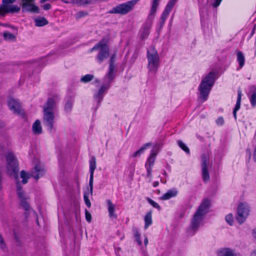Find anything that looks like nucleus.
<instances>
[{
    "instance_id": "f257e3e1",
    "label": "nucleus",
    "mask_w": 256,
    "mask_h": 256,
    "mask_svg": "<svg viewBox=\"0 0 256 256\" xmlns=\"http://www.w3.org/2000/svg\"><path fill=\"white\" fill-rule=\"evenodd\" d=\"M58 100V96H52L48 98L43 106V124L50 132L54 128V110Z\"/></svg>"
},
{
    "instance_id": "f03ea898",
    "label": "nucleus",
    "mask_w": 256,
    "mask_h": 256,
    "mask_svg": "<svg viewBox=\"0 0 256 256\" xmlns=\"http://www.w3.org/2000/svg\"><path fill=\"white\" fill-rule=\"evenodd\" d=\"M210 204L209 200H204L198 206L191 221L190 227L188 230L189 236H193L198 228L203 225L204 216L208 212Z\"/></svg>"
},
{
    "instance_id": "7ed1b4c3",
    "label": "nucleus",
    "mask_w": 256,
    "mask_h": 256,
    "mask_svg": "<svg viewBox=\"0 0 256 256\" xmlns=\"http://www.w3.org/2000/svg\"><path fill=\"white\" fill-rule=\"evenodd\" d=\"M214 73L210 72L202 80L199 86V90L200 98L203 101L206 100L208 98V96L214 82Z\"/></svg>"
},
{
    "instance_id": "20e7f679",
    "label": "nucleus",
    "mask_w": 256,
    "mask_h": 256,
    "mask_svg": "<svg viewBox=\"0 0 256 256\" xmlns=\"http://www.w3.org/2000/svg\"><path fill=\"white\" fill-rule=\"evenodd\" d=\"M148 66V72L156 74L160 66V57L156 48L150 46L147 50Z\"/></svg>"
},
{
    "instance_id": "39448f33",
    "label": "nucleus",
    "mask_w": 256,
    "mask_h": 256,
    "mask_svg": "<svg viewBox=\"0 0 256 256\" xmlns=\"http://www.w3.org/2000/svg\"><path fill=\"white\" fill-rule=\"evenodd\" d=\"M160 0H152L151 2V7L150 13L148 16L147 20H150V22L154 20L158 7L160 5ZM151 27V23L144 25L140 30V36L142 38H146L149 34V31Z\"/></svg>"
},
{
    "instance_id": "423d86ee",
    "label": "nucleus",
    "mask_w": 256,
    "mask_h": 256,
    "mask_svg": "<svg viewBox=\"0 0 256 256\" xmlns=\"http://www.w3.org/2000/svg\"><path fill=\"white\" fill-rule=\"evenodd\" d=\"M7 162V172L10 176H12L16 180H18V163L13 153L8 152L6 154Z\"/></svg>"
},
{
    "instance_id": "0eeeda50",
    "label": "nucleus",
    "mask_w": 256,
    "mask_h": 256,
    "mask_svg": "<svg viewBox=\"0 0 256 256\" xmlns=\"http://www.w3.org/2000/svg\"><path fill=\"white\" fill-rule=\"evenodd\" d=\"M99 50V52L96 56V60L99 63H102L109 56V50L105 40H102L96 44L90 50V52L94 50Z\"/></svg>"
},
{
    "instance_id": "6e6552de",
    "label": "nucleus",
    "mask_w": 256,
    "mask_h": 256,
    "mask_svg": "<svg viewBox=\"0 0 256 256\" xmlns=\"http://www.w3.org/2000/svg\"><path fill=\"white\" fill-rule=\"evenodd\" d=\"M44 169L40 164H36L34 168L31 171L30 174H27L24 170H22L20 172V178L22 179V182L24 184L27 183L28 180L30 176L38 180L44 174Z\"/></svg>"
},
{
    "instance_id": "1a4fd4ad",
    "label": "nucleus",
    "mask_w": 256,
    "mask_h": 256,
    "mask_svg": "<svg viewBox=\"0 0 256 256\" xmlns=\"http://www.w3.org/2000/svg\"><path fill=\"white\" fill-rule=\"evenodd\" d=\"M160 146L161 144H160L156 143L155 144L145 164V167L147 170V176L150 178V180L152 178V168L154 164L158 152V148Z\"/></svg>"
},
{
    "instance_id": "9d476101",
    "label": "nucleus",
    "mask_w": 256,
    "mask_h": 256,
    "mask_svg": "<svg viewBox=\"0 0 256 256\" xmlns=\"http://www.w3.org/2000/svg\"><path fill=\"white\" fill-rule=\"evenodd\" d=\"M134 2H126L120 4L113 8L109 12V14H125L130 12L134 6Z\"/></svg>"
},
{
    "instance_id": "9b49d317",
    "label": "nucleus",
    "mask_w": 256,
    "mask_h": 256,
    "mask_svg": "<svg viewBox=\"0 0 256 256\" xmlns=\"http://www.w3.org/2000/svg\"><path fill=\"white\" fill-rule=\"evenodd\" d=\"M16 0H2V4L0 6V16H4L7 13L17 12L20 10V7L16 5H10Z\"/></svg>"
},
{
    "instance_id": "f8f14e48",
    "label": "nucleus",
    "mask_w": 256,
    "mask_h": 256,
    "mask_svg": "<svg viewBox=\"0 0 256 256\" xmlns=\"http://www.w3.org/2000/svg\"><path fill=\"white\" fill-rule=\"evenodd\" d=\"M250 212V208L247 203L243 202L238 205L237 209L238 216L236 219L240 224L245 221L249 215Z\"/></svg>"
},
{
    "instance_id": "ddd939ff",
    "label": "nucleus",
    "mask_w": 256,
    "mask_h": 256,
    "mask_svg": "<svg viewBox=\"0 0 256 256\" xmlns=\"http://www.w3.org/2000/svg\"><path fill=\"white\" fill-rule=\"evenodd\" d=\"M35 0H21L22 10L24 12H29L34 14L40 12L39 8L36 5Z\"/></svg>"
},
{
    "instance_id": "4468645a",
    "label": "nucleus",
    "mask_w": 256,
    "mask_h": 256,
    "mask_svg": "<svg viewBox=\"0 0 256 256\" xmlns=\"http://www.w3.org/2000/svg\"><path fill=\"white\" fill-rule=\"evenodd\" d=\"M208 157L204 154L202 157V170L203 180L208 182L210 180V175L208 170Z\"/></svg>"
},
{
    "instance_id": "2eb2a0df",
    "label": "nucleus",
    "mask_w": 256,
    "mask_h": 256,
    "mask_svg": "<svg viewBox=\"0 0 256 256\" xmlns=\"http://www.w3.org/2000/svg\"><path fill=\"white\" fill-rule=\"evenodd\" d=\"M8 106L10 109L14 114L22 115L24 113L23 110L21 108L20 104L14 98H10L8 102Z\"/></svg>"
},
{
    "instance_id": "dca6fc26",
    "label": "nucleus",
    "mask_w": 256,
    "mask_h": 256,
    "mask_svg": "<svg viewBox=\"0 0 256 256\" xmlns=\"http://www.w3.org/2000/svg\"><path fill=\"white\" fill-rule=\"evenodd\" d=\"M96 160L94 157H92L90 161V178L89 181V186L90 188V194L91 195L93 192V182H94V171L96 168Z\"/></svg>"
},
{
    "instance_id": "f3484780",
    "label": "nucleus",
    "mask_w": 256,
    "mask_h": 256,
    "mask_svg": "<svg viewBox=\"0 0 256 256\" xmlns=\"http://www.w3.org/2000/svg\"><path fill=\"white\" fill-rule=\"evenodd\" d=\"M17 192L21 202V205L26 210H28L29 205L26 200L27 198L24 196V192L20 186L19 182H17Z\"/></svg>"
},
{
    "instance_id": "a211bd4d",
    "label": "nucleus",
    "mask_w": 256,
    "mask_h": 256,
    "mask_svg": "<svg viewBox=\"0 0 256 256\" xmlns=\"http://www.w3.org/2000/svg\"><path fill=\"white\" fill-rule=\"evenodd\" d=\"M108 86H103L102 85L98 90L94 94V100L99 104L102 100L104 94L108 90Z\"/></svg>"
},
{
    "instance_id": "6ab92c4d",
    "label": "nucleus",
    "mask_w": 256,
    "mask_h": 256,
    "mask_svg": "<svg viewBox=\"0 0 256 256\" xmlns=\"http://www.w3.org/2000/svg\"><path fill=\"white\" fill-rule=\"evenodd\" d=\"M218 256H237L238 253L230 248H223L218 252Z\"/></svg>"
},
{
    "instance_id": "aec40b11",
    "label": "nucleus",
    "mask_w": 256,
    "mask_h": 256,
    "mask_svg": "<svg viewBox=\"0 0 256 256\" xmlns=\"http://www.w3.org/2000/svg\"><path fill=\"white\" fill-rule=\"evenodd\" d=\"M242 96V90L240 89H238V98H237L236 104L234 110H233L234 116L236 120L237 118L236 112L238 110H240V107Z\"/></svg>"
},
{
    "instance_id": "412c9836",
    "label": "nucleus",
    "mask_w": 256,
    "mask_h": 256,
    "mask_svg": "<svg viewBox=\"0 0 256 256\" xmlns=\"http://www.w3.org/2000/svg\"><path fill=\"white\" fill-rule=\"evenodd\" d=\"M177 194L178 191L176 190H170L162 197H160V199L162 200H168L176 196Z\"/></svg>"
},
{
    "instance_id": "4be33fe9",
    "label": "nucleus",
    "mask_w": 256,
    "mask_h": 256,
    "mask_svg": "<svg viewBox=\"0 0 256 256\" xmlns=\"http://www.w3.org/2000/svg\"><path fill=\"white\" fill-rule=\"evenodd\" d=\"M152 146V143L148 142L144 144L138 150L134 152L132 156L133 158L140 157L142 154L144 153V150L149 146Z\"/></svg>"
},
{
    "instance_id": "5701e85b",
    "label": "nucleus",
    "mask_w": 256,
    "mask_h": 256,
    "mask_svg": "<svg viewBox=\"0 0 256 256\" xmlns=\"http://www.w3.org/2000/svg\"><path fill=\"white\" fill-rule=\"evenodd\" d=\"M106 204L108 206V211L110 216V218H116V215L114 214L115 205L114 204L112 201L110 200H106Z\"/></svg>"
},
{
    "instance_id": "b1692460",
    "label": "nucleus",
    "mask_w": 256,
    "mask_h": 256,
    "mask_svg": "<svg viewBox=\"0 0 256 256\" xmlns=\"http://www.w3.org/2000/svg\"><path fill=\"white\" fill-rule=\"evenodd\" d=\"M144 220V228L146 230L148 227L152 224V212L150 211L148 212L145 216Z\"/></svg>"
},
{
    "instance_id": "393cba45",
    "label": "nucleus",
    "mask_w": 256,
    "mask_h": 256,
    "mask_svg": "<svg viewBox=\"0 0 256 256\" xmlns=\"http://www.w3.org/2000/svg\"><path fill=\"white\" fill-rule=\"evenodd\" d=\"M170 12L168 11V10L164 9V11L162 12L160 18L159 24L160 27L162 28L164 25L165 22Z\"/></svg>"
},
{
    "instance_id": "a878e982",
    "label": "nucleus",
    "mask_w": 256,
    "mask_h": 256,
    "mask_svg": "<svg viewBox=\"0 0 256 256\" xmlns=\"http://www.w3.org/2000/svg\"><path fill=\"white\" fill-rule=\"evenodd\" d=\"M112 58L113 56L111 58V62L109 66L108 72L107 74H106V76L113 80L114 78L115 74L114 73V66L113 63Z\"/></svg>"
},
{
    "instance_id": "bb28decb",
    "label": "nucleus",
    "mask_w": 256,
    "mask_h": 256,
    "mask_svg": "<svg viewBox=\"0 0 256 256\" xmlns=\"http://www.w3.org/2000/svg\"><path fill=\"white\" fill-rule=\"evenodd\" d=\"M32 130L35 134H40L42 132V128L40 125V122L37 120L32 125Z\"/></svg>"
},
{
    "instance_id": "cd10ccee",
    "label": "nucleus",
    "mask_w": 256,
    "mask_h": 256,
    "mask_svg": "<svg viewBox=\"0 0 256 256\" xmlns=\"http://www.w3.org/2000/svg\"><path fill=\"white\" fill-rule=\"evenodd\" d=\"M36 26H42L48 24V21L44 17H40L34 20Z\"/></svg>"
},
{
    "instance_id": "c85d7f7f",
    "label": "nucleus",
    "mask_w": 256,
    "mask_h": 256,
    "mask_svg": "<svg viewBox=\"0 0 256 256\" xmlns=\"http://www.w3.org/2000/svg\"><path fill=\"white\" fill-rule=\"evenodd\" d=\"M237 60L239 64L240 68H242L244 64L245 58L243 54L240 51L237 52Z\"/></svg>"
},
{
    "instance_id": "c756f323",
    "label": "nucleus",
    "mask_w": 256,
    "mask_h": 256,
    "mask_svg": "<svg viewBox=\"0 0 256 256\" xmlns=\"http://www.w3.org/2000/svg\"><path fill=\"white\" fill-rule=\"evenodd\" d=\"M133 232H134V236L136 241L137 242L139 246H141L142 244V241L140 240V233L139 232L138 230L136 228H134L133 229Z\"/></svg>"
},
{
    "instance_id": "7c9ffc66",
    "label": "nucleus",
    "mask_w": 256,
    "mask_h": 256,
    "mask_svg": "<svg viewBox=\"0 0 256 256\" xmlns=\"http://www.w3.org/2000/svg\"><path fill=\"white\" fill-rule=\"evenodd\" d=\"M177 0H170L166 4L164 9L170 12Z\"/></svg>"
},
{
    "instance_id": "2f4dec72",
    "label": "nucleus",
    "mask_w": 256,
    "mask_h": 256,
    "mask_svg": "<svg viewBox=\"0 0 256 256\" xmlns=\"http://www.w3.org/2000/svg\"><path fill=\"white\" fill-rule=\"evenodd\" d=\"M94 78V76L90 74H87L82 77L80 81L84 83H86L92 80Z\"/></svg>"
},
{
    "instance_id": "473e14b6",
    "label": "nucleus",
    "mask_w": 256,
    "mask_h": 256,
    "mask_svg": "<svg viewBox=\"0 0 256 256\" xmlns=\"http://www.w3.org/2000/svg\"><path fill=\"white\" fill-rule=\"evenodd\" d=\"M3 36L4 40H14L16 38L13 34L9 32H4L3 34Z\"/></svg>"
},
{
    "instance_id": "72a5a7b5",
    "label": "nucleus",
    "mask_w": 256,
    "mask_h": 256,
    "mask_svg": "<svg viewBox=\"0 0 256 256\" xmlns=\"http://www.w3.org/2000/svg\"><path fill=\"white\" fill-rule=\"evenodd\" d=\"M178 146L186 154H189L190 153V151L188 148L182 141L178 140Z\"/></svg>"
},
{
    "instance_id": "f704fd0d",
    "label": "nucleus",
    "mask_w": 256,
    "mask_h": 256,
    "mask_svg": "<svg viewBox=\"0 0 256 256\" xmlns=\"http://www.w3.org/2000/svg\"><path fill=\"white\" fill-rule=\"evenodd\" d=\"M72 2L73 4L82 6L90 4V2L88 0H72Z\"/></svg>"
},
{
    "instance_id": "c9c22d12",
    "label": "nucleus",
    "mask_w": 256,
    "mask_h": 256,
    "mask_svg": "<svg viewBox=\"0 0 256 256\" xmlns=\"http://www.w3.org/2000/svg\"><path fill=\"white\" fill-rule=\"evenodd\" d=\"M112 81V80L110 78H108L106 76H105L104 78V84H102V86H108V88H109Z\"/></svg>"
},
{
    "instance_id": "e433bc0d",
    "label": "nucleus",
    "mask_w": 256,
    "mask_h": 256,
    "mask_svg": "<svg viewBox=\"0 0 256 256\" xmlns=\"http://www.w3.org/2000/svg\"><path fill=\"white\" fill-rule=\"evenodd\" d=\"M250 102L253 106H256V91H255L250 97Z\"/></svg>"
},
{
    "instance_id": "4c0bfd02",
    "label": "nucleus",
    "mask_w": 256,
    "mask_h": 256,
    "mask_svg": "<svg viewBox=\"0 0 256 256\" xmlns=\"http://www.w3.org/2000/svg\"><path fill=\"white\" fill-rule=\"evenodd\" d=\"M148 202L154 208L158 209V210H160V206L158 205V203L152 200V199L150 198H147Z\"/></svg>"
},
{
    "instance_id": "58836bf2",
    "label": "nucleus",
    "mask_w": 256,
    "mask_h": 256,
    "mask_svg": "<svg viewBox=\"0 0 256 256\" xmlns=\"http://www.w3.org/2000/svg\"><path fill=\"white\" fill-rule=\"evenodd\" d=\"M226 222L230 224V225H232L233 221H234V218L232 215L231 214H230L226 216Z\"/></svg>"
},
{
    "instance_id": "ea45409f",
    "label": "nucleus",
    "mask_w": 256,
    "mask_h": 256,
    "mask_svg": "<svg viewBox=\"0 0 256 256\" xmlns=\"http://www.w3.org/2000/svg\"><path fill=\"white\" fill-rule=\"evenodd\" d=\"M88 194H89L85 193L84 194V199L86 206L88 208H90L91 206V203L88 198Z\"/></svg>"
},
{
    "instance_id": "a19ab883",
    "label": "nucleus",
    "mask_w": 256,
    "mask_h": 256,
    "mask_svg": "<svg viewBox=\"0 0 256 256\" xmlns=\"http://www.w3.org/2000/svg\"><path fill=\"white\" fill-rule=\"evenodd\" d=\"M85 216L86 220L88 222H90L92 220V216L90 212L87 210H85Z\"/></svg>"
},
{
    "instance_id": "79ce46f5",
    "label": "nucleus",
    "mask_w": 256,
    "mask_h": 256,
    "mask_svg": "<svg viewBox=\"0 0 256 256\" xmlns=\"http://www.w3.org/2000/svg\"><path fill=\"white\" fill-rule=\"evenodd\" d=\"M72 104L70 102H68L65 105V110L68 112L72 108Z\"/></svg>"
},
{
    "instance_id": "37998d69",
    "label": "nucleus",
    "mask_w": 256,
    "mask_h": 256,
    "mask_svg": "<svg viewBox=\"0 0 256 256\" xmlns=\"http://www.w3.org/2000/svg\"><path fill=\"white\" fill-rule=\"evenodd\" d=\"M216 123L218 126H222L224 124V120L222 117H219L216 120Z\"/></svg>"
},
{
    "instance_id": "c03bdc74",
    "label": "nucleus",
    "mask_w": 256,
    "mask_h": 256,
    "mask_svg": "<svg viewBox=\"0 0 256 256\" xmlns=\"http://www.w3.org/2000/svg\"><path fill=\"white\" fill-rule=\"evenodd\" d=\"M222 0H215L214 2L212 4V6L214 8L218 7L220 4Z\"/></svg>"
},
{
    "instance_id": "a18cd8bd",
    "label": "nucleus",
    "mask_w": 256,
    "mask_h": 256,
    "mask_svg": "<svg viewBox=\"0 0 256 256\" xmlns=\"http://www.w3.org/2000/svg\"><path fill=\"white\" fill-rule=\"evenodd\" d=\"M43 8L44 10H48L52 8V6L49 4H46L43 6Z\"/></svg>"
},
{
    "instance_id": "49530a36",
    "label": "nucleus",
    "mask_w": 256,
    "mask_h": 256,
    "mask_svg": "<svg viewBox=\"0 0 256 256\" xmlns=\"http://www.w3.org/2000/svg\"><path fill=\"white\" fill-rule=\"evenodd\" d=\"M0 244L2 248L4 249L5 248V244L1 236H0Z\"/></svg>"
},
{
    "instance_id": "de8ad7c7",
    "label": "nucleus",
    "mask_w": 256,
    "mask_h": 256,
    "mask_svg": "<svg viewBox=\"0 0 256 256\" xmlns=\"http://www.w3.org/2000/svg\"><path fill=\"white\" fill-rule=\"evenodd\" d=\"M148 238L146 236H144V244L145 246H146L148 244Z\"/></svg>"
},
{
    "instance_id": "09e8293b",
    "label": "nucleus",
    "mask_w": 256,
    "mask_h": 256,
    "mask_svg": "<svg viewBox=\"0 0 256 256\" xmlns=\"http://www.w3.org/2000/svg\"><path fill=\"white\" fill-rule=\"evenodd\" d=\"M78 14L79 17H82V16H84L85 15L84 12H79Z\"/></svg>"
},
{
    "instance_id": "8fccbe9b",
    "label": "nucleus",
    "mask_w": 256,
    "mask_h": 256,
    "mask_svg": "<svg viewBox=\"0 0 256 256\" xmlns=\"http://www.w3.org/2000/svg\"><path fill=\"white\" fill-rule=\"evenodd\" d=\"M253 157H254V161L256 162V148H255V150L254 151Z\"/></svg>"
},
{
    "instance_id": "3c124183",
    "label": "nucleus",
    "mask_w": 256,
    "mask_h": 256,
    "mask_svg": "<svg viewBox=\"0 0 256 256\" xmlns=\"http://www.w3.org/2000/svg\"><path fill=\"white\" fill-rule=\"evenodd\" d=\"M158 184H159V183L158 182H157V181L154 182L153 183V186L154 187H156L158 185Z\"/></svg>"
},
{
    "instance_id": "603ef678",
    "label": "nucleus",
    "mask_w": 256,
    "mask_h": 256,
    "mask_svg": "<svg viewBox=\"0 0 256 256\" xmlns=\"http://www.w3.org/2000/svg\"><path fill=\"white\" fill-rule=\"evenodd\" d=\"M252 234L253 236L256 238V228L254 230Z\"/></svg>"
},
{
    "instance_id": "864d4df0",
    "label": "nucleus",
    "mask_w": 256,
    "mask_h": 256,
    "mask_svg": "<svg viewBox=\"0 0 256 256\" xmlns=\"http://www.w3.org/2000/svg\"><path fill=\"white\" fill-rule=\"evenodd\" d=\"M250 256H256V250H254L250 254Z\"/></svg>"
},
{
    "instance_id": "5fc2aeb1",
    "label": "nucleus",
    "mask_w": 256,
    "mask_h": 256,
    "mask_svg": "<svg viewBox=\"0 0 256 256\" xmlns=\"http://www.w3.org/2000/svg\"><path fill=\"white\" fill-rule=\"evenodd\" d=\"M139 0H130V2H134V5H135V4L137 3V2H138V1H139Z\"/></svg>"
},
{
    "instance_id": "6e6d98bb",
    "label": "nucleus",
    "mask_w": 256,
    "mask_h": 256,
    "mask_svg": "<svg viewBox=\"0 0 256 256\" xmlns=\"http://www.w3.org/2000/svg\"><path fill=\"white\" fill-rule=\"evenodd\" d=\"M237 256H238V254H237Z\"/></svg>"
}]
</instances>
